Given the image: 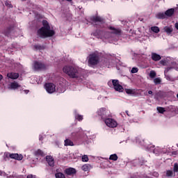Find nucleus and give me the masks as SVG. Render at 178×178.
<instances>
[{
	"instance_id": "nucleus-1",
	"label": "nucleus",
	"mask_w": 178,
	"mask_h": 178,
	"mask_svg": "<svg viewBox=\"0 0 178 178\" xmlns=\"http://www.w3.org/2000/svg\"><path fill=\"white\" fill-rule=\"evenodd\" d=\"M43 26L38 30V35L40 38H48L49 37H54L55 35V31L51 30L49 23L47 20H43Z\"/></svg>"
},
{
	"instance_id": "nucleus-2",
	"label": "nucleus",
	"mask_w": 178,
	"mask_h": 178,
	"mask_svg": "<svg viewBox=\"0 0 178 178\" xmlns=\"http://www.w3.org/2000/svg\"><path fill=\"white\" fill-rule=\"evenodd\" d=\"M63 71L67 74L70 79H80V72L76 67L72 65H65L63 68Z\"/></svg>"
},
{
	"instance_id": "nucleus-3",
	"label": "nucleus",
	"mask_w": 178,
	"mask_h": 178,
	"mask_svg": "<svg viewBox=\"0 0 178 178\" xmlns=\"http://www.w3.org/2000/svg\"><path fill=\"white\" fill-rule=\"evenodd\" d=\"M90 20L93 23H95V27H97V29H102L104 24H105V19L98 15L90 17Z\"/></svg>"
},
{
	"instance_id": "nucleus-4",
	"label": "nucleus",
	"mask_w": 178,
	"mask_h": 178,
	"mask_svg": "<svg viewBox=\"0 0 178 178\" xmlns=\"http://www.w3.org/2000/svg\"><path fill=\"white\" fill-rule=\"evenodd\" d=\"M88 63L90 66H95L99 63V56L95 53L91 54L88 56Z\"/></svg>"
},
{
	"instance_id": "nucleus-5",
	"label": "nucleus",
	"mask_w": 178,
	"mask_h": 178,
	"mask_svg": "<svg viewBox=\"0 0 178 178\" xmlns=\"http://www.w3.org/2000/svg\"><path fill=\"white\" fill-rule=\"evenodd\" d=\"M112 84L113 86L114 90L115 91H118L119 92H123V86L119 83V80L118 79H113Z\"/></svg>"
},
{
	"instance_id": "nucleus-6",
	"label": "nucleus",
	"mask_w": 178,
	"mask_h": 178,
	"mask_svg": "<svg viewBox=\"0 0 178 178\" xmlns=\"http://www.w3.org/2000/svg\"><path fill=\"white\" fill-rule=\"evenodd\" d=\"M107 113L106 108H101L97 111V115L102 118V120H105V119L109 117Z\"/></svg>"
},
{
	"instance_id": "nucleus-7",
	"label": "nucleus",
	"mask_w": 178,
	"mask_h": 178,
	"mask_svg": "<svg viewBox=\"0 0 178 178\" xmlns=\"http://www.w3.org/2000/svg\"><path fill=\"white\" fill-rule=\"evenodd\" d=\"M104 122L106 123V126H108V127H111L113 129L118 127V122L112 118H108V117L106 119H105Z\"/></svg>"
},
{
	"instance_id": "nucleus-8",
	"label": "nucleus",
	"mask_w": 178,
	"mask_h": 178,
	"mask_svg": "<svg viewBox=\"0 0 178 178\" xmlns=\"http://www.w3.org/2000/svg\"><path fill=\"white\" fill-rule=\"evenodd\" d=\"M33 69L35 70H45V69H47V66L42 62L36 60L33 63Z\"/></svg>"
},
{
	"instance_id": "nucleus-9",
	"label": "nucleus",
	"mask_w": 178,
	"mask_h": 178,
	"mask_svg": "<svg viewBox=\"0 0 178 178\" xmlns=\"http://www.w3.org/2000/svg\"><path fill=\"white\" fill-rule=\"evenodd\" d=\"M45 90L49 92V94H52V92H55L56 90V86L55 84L52 83H48L44 85Z\"/></svg>"
},
{
	"instance_id": "nucleus-10",
	"label": "nucleus",
	"mask_w": 178,
	"mask_h": 178,
	"mask_svg": "<svg viewBox=\"0 0 178 178\" xmlns=\"http://www.w3.org/2000/svg\"><path fill=\"white\" fill-rule=\"evenodd\" d=\"M64 173L67 176H73V175H76V173H77V171L76 170V168L70 167L64 170Z\"/></svg>"
},
{
	"instance_id": "nucleus-11",
	"label": "nucleus",
	"mask_w": 178,
	"mask_h": 178,
	"mask_svg": "<svg viewBox=\"0 0 178 178\" xmlns=\"http://www.w3.org/2000/svg\"><path fill=\"white\" fill-rule=\"evenodd\" d=\"M72 137L75 141H77L78 140H81V138H83V132H74L72 134Z\"/></svg>"
},
{
	"instance_id": "nucleus-12",
	"label": "nucleus",
	"mask_w": 178,
	"mask_h": 178,
	"mask_svg": "<svg viewBox=\"0 0 178 178\" xmlns=\"http://www.w3.org/2000/svg\"><path fill=\"white\" fill-rule=\"evenodd\" d=\"M45 159L49 166L51 168H54V166H55V160L52 156H46Z\"/></svg>"
},
{
	"instance_id": "nucleus-13",
	"label": "nucleus",
	"mask_w": 178,
	"mask_h": 178,
	"mask_svg": "<svg viewBox=\"0 0 178 178\" xmlns=\"http://www.w3.org/2000/svg\"><path fill=\"white\" fill-rule=\"evenodd\" d=\"M108 29L111 31V34H115V35H122V30L120 29H116L113 26H108Z\"/></svg>"
},
{
	"instance_id": "nucleus-14",
	"label": "nucleus",
	"mask_w": 178,
	"mask_h": 178,
	"mask_svg": "<svg viewBox=\"0 0 178 178\" xmlns=\"http://www.w3.org/2000/svg\"><path fill=\"white\" fill-rule=\"evenodd\" d=\"M9 157L17 161H22L23 159V155L19 154H10Z\"/></svg>"
},
{
	"instance_id": "nucleus-15",
	"label": "nucleus",
	"mask_w": 178,
	"mask_h": 178,
	"mask_svg": "<svg viewBox=\"0 0 178 178\" xmlns=\"http://www.w3.org/2000/svg\"><path fill=\"white\" fill-rule=\"evenodd\" d=\"M151 58H152V60H154V62H158L161 60V59H162V56H161V55L156 53H152Z\"/></svg>"
},
{
	"instance_id": "nucleus-16",
	"label": "nucleus",
	"mask_w": 178,
	"mask_h": 178,
	"mask_svg": "<svg viewBox=\"0 0 178 178\" xmlns=\"http://www.w3.org/2000/svg\"><path fill=\"white\" fill-rule=\"evenodd\" d=\"M7 77L11 79L12 80H16L19 79V73L17 72H10L7 74Z\"/></svg>"
},
{
	"instance_id": "nucleus-17",
	"label": "nucleus",
	"mask_w": 178,
	"mask_h": 178,
	"mask_svg": "<svg viewBox=\"0 0 178 178\" xmlns=\"http://www.w3.org/2000/svg\"><path fill=\"white\" fill-rule=\"evenodd\" d=\"M165 16L166 17H172L173 15H175V8H170L167 10L165 12Z\"/></svg>"
},
{
	"instance_id": "nucleus-18",
	"label": "nucleus",
	"mask_w": 178,
	"mask_h": 178,
	"mask_svg": "<svg viewBox=\"0 0 178 178\" xmlns=\"http://www.w3.org/2000/svg\"><path fill=\"white\" fill-rule=\"evenodd\" d=\"M55 173V177L56 178H66V176L63 172H59V169H56Z\"/></svg>"
},
{
	"instance_id": "nucleus-19",
	"label": "nucleus",
	"mask_w": 178,
	"mask_h": 178,
	"mask_svg": "<svg viewBox=\"0 0 178 178\" xmlns=\"http://www.w3.org/2000/svg\"><path fill=\"white\" fill-rule=\"evenodd\" d=\"M156 19H160L161 20H163L164 19H166V14L165 13H159L156 15Z\"/></svg>"
},
{
	"instance_id": "nucleus-20",
	"label": "nucleus",
	"mask_w": 178,
	"mask_h": 178,
	"mask_svg": "<svg viewBox=\"0 0 178 178\" xmlns=\"http://www.w3.org/2000/svg\"><path fill=\"white\" fill-rule=\"evenodd\" d=\"M164 31L168 34V35H170V34L173 33V28H172V26H165Z\"/></svg>"
},
{
	"instance_id": "nucleus-21",
	"label": "nucleus",
	"mask_w": 178,
	"mask_h": 178,
	"mask_svg": "<svg viewBox=\"0 0 178 178\" xmlns=\"http://www.w3.org/2000/svg\"><path fill=\"white\" fill-rule=\"evenodd\" d=\"M64 143L65 147H73L74 145V143L70 139H65Z\"/></svg>"
},
{
	"instance_id": "nucleus-22",
	"label": "nucleus",
	"mask_w": 178,
	"mask_h": 178,
	"mask_svg": "<svg viewBox=\"0 0 178 178\" xmlns=\"http://www.w3.org/2000/svg\"><path fill=\"white\" fill-rule=\"evenodd\" d=\"M35 155L36 156H45V153L41 150V149H38L35 152Z\"/></svg>"
},
{
	"instance_id": "nucleus-23",
	"label": "nucleus",
	"mask_w": 178,
	"mask_h": 178,
	"mask_svg": "<svg viewBox=\"0 0 178 178\" xmlns=\"http://www.w3.org/2000/svg\"><path fill=\"white\" fill-rule=\"evenodd\" d=\"M74 118L79 122H81L83 119V115L78 114L76 111H75Z\"/></svg>"
},
{
	"instance_id": "nucleus-24",
	"label": "nucleus",
	"mask_w": 178,
	"mask_h": 178,
	"mask_svg": "<svg viewBox=\"0 0 178 178\" xmlns=\"http://www.w3.org/2000/svg\"><path fill=\"white\" fill-rule=\"evenodd\" d=\"M163 95H165V93L163 92L159 91L156 93L155 98L156 99H158L159 98H163Z\"/></svg>"
},
{
	"instance_id": "nucleus-25",
	"label": "nucleus",
	"mask_w": 178,
	"mask_h": 178,
	"mask_svg": "<svg viewBox=\"0 0 178 178\" xmlns=\"http://www.w3.org/2000/svg\"><path fill=\"white\" fill-rule=\"evenodd\" d=\"M12 29H13L12 26H9L6 28V29L4 31V34L7 37H9V34H10V32L12 31Z\"/></svg>"
},
{
	"instance_id": "nucleus-26",
	"label": "nucleus",
	"mask_w": 178,
	"mask_h": 178,
	"mask_svg": "<svg viewBox=\"0 0 178 178\" xmlns=\"http://www.w3.org/2000/svg\"><path fill=\"white\" fill-rule=\"evenodd\" d=\"M90 168L91 165L90 164H85L82 166V170H83V172H88Z\"/></svg>"
},
{
	"instance_id": "nucleus-27",
	"label": "nucleus",
	"mask_w": 178,
	"mask_h": 178,
	"mask_svg": "<svg viewBox=\"0 0 178 178\" xmlns=\"http://www.w3.org/2000/svg\"><path fill=\"white\" fill-rule=\"evenodd\" d=\"M10 87L13 90H16V88H19V87H20V85H19L17 82H13L11 83Z\"/></svg>"
},
{
	"instance_id": "nucleus-28",
	"label": "nucleus",
	"mask_w": 178,
	"mask_h": 178,
	"mask_svg": "<svg viewBox=\"0 0 178 178\" xmlns=\"http://www.w3.org/2000/svg\"><path fill=\"white\" fill-rule=\"evenodd\" d=\"M118 158L119 157L118 156V154H113L110 155L109 159H110V161H118Z\"/></svg>"
},
{
	"instance_id": "nucleus-29",
	"label": "nucleus",
	"mask_w": 178,
	"mask_h": 178,
	"mask_svg": "<svg viewBox=\"0 0 178 178\" xmlns=\"http://www.w3.org/2000/svg\"><path fill=\"white\" fill-rule=\"evenodd\" d=\"M151 30L152 31H153V33H155L156 34H158V33L161 31V30L159 29V27L158 26H152Z\"/></svg>"
},
{
	"instance_id": "nucleus-30",
	"label": "nucleus",
	"mask_w": 178,
	"mask_h": 178,
	"mask_svg": "<svg viewBox=\"0 0 178 178\" xmlns=\"http://www.w3.org/2000/svg\"><path fill=\"white\" fill-rule=\"evenodd\" d=\"M165 76L166 80H168V81H176V80H177V79H175L170 76V75L165 74Z\"/></svg>"
},
{
	"instance_id": "nucleus-31",
	"label": "nucleus",
	"mask_w": 178,
	"mask_h": 178,
	"mask_svg": "<svg viewBox=\"0 0 178 178\" xmlns=\"http://www.w3.org/2000/svg\"><path fill=\"white\" fill-rule=\"evenodd\" d=\"M33 47L35 49V51H41L44 49V46L40 44L34 45Z\"/></svg>"
},
{
	"instance_id": "nucleus-32",
	"label": "nucleus",
	"mask_w": 178,
	"mask_h": 178,
	"mask_svg": "<svg viewBox=\"0 0 178 178\" xmlns=\"http://www.w3.org/2000/svg\"><path fill=\"white\" fill-rule=\"evenodd\" d=\"M154 83L156 86H158V84H161V83H162V80L161 78H155L154 79Z\"/></svg>"
},
{
	"instance_id": "nucleus-33",
	"label": "nucleus",
	"mask_w": 178,
	"mask_h": 178,
	"mask_svg": "<svg viewBox=\"0 0 178 178\" xmlns=\"http://www.w3.org/2000/svg\"><path fill=\"white\" fill-rule=\"evenodd\" d=\"M157 111L159 113H165L166 112V110L163 107H157Z\"/></svg>"
},
{
	"instance_id": "nucleus-34",
	"label": "nucleus",
	"mask_w": 178,
	"mask_h": 178,
	"mask_svg": "<svg viewBox=\"0 0 178 178\" xmlns=\"http://www.w3.org/2000/svg\"><path fill=\"white\" fill-rule=\"evenodd\" d=\"M149 77L150 79H155V77H156V72H155V71H151L149 73Z\"/></svg>"
},
{
	"instance_id": "nucleus-35",
	"label": "nucleus",
	"mask_w": 178,
	"mask_h": 178,
	"mask_svg": "<svg viewBox=\"0 0 178 178\" xmlns=\"http://www.w3.org/2000/svg\"><path fill=\"white\" fill-rule=\"evenodd\" d=\"M125 92L129 95H134V91L132 89H125Z\"/></svg>"
},
{
	"instance_id": "nucleus-36",
	"label": "nucleus",
	"mask_w": 178,
	"mask_h": 178,
	"mask_svg": "<svg viewBox=\"0 0 178 178\" xmlns=\"http://www.w3.org/2000/svg\"><path fill=\"white\" fill-rule=\"evenodd\" d=\"M82 162H88V155H83L82 156Z\"/></svg>"
},
{
	"instance_id": "nucleus-37",
	"label": "nucleus",
	"mask_w": 178,
	"mask_h": 178,
	"mask_svg": "<svg viewBox=\"0 0 178 178\" xmlns=\"http://www.w3.org/2000/svg\"><path fill=\"white\" fill-rule=\"evenodd\" d=\"M174 172H178V163H175L174 164Z\"/></svg>"
},
{
	"instance_id": "nucleus-38",
	"label": "nucleus",
	"mask_w": 178,
	"mask_h": 178,
	"mask_svg": "<svg viewBox=\"0 0 178 178\" xmlns=\"http://www.w3.org/2000/svg\"><path fill=\"white\" fill-rule=\"evenodd\" d=\"M159 152H161L159 149H153V153L155 154L156 155H159Z\"/></svg>"
},
{
	"instance_id": "nucleus-39",
	"label": "nucleus",
	"mask_w": 178,
	"mask_h": 178,
	"mask_svg": "<svg viewBox=\"0 0 178 178\" xmlns=\"http://www.w3.org/2000/svg\"><path fill=\"white\" fill-rule=\"evenodd\" d=\"M166 63H167L166 60H160V64L162 65L163 66H166Z\"/></svg>"
},
{
	"instance_id": "nucleus-40",
	"label": "nucleus",
	"mask_w": 178,
	"mask_h": 178,
	"mask_svg": "<svg viewBox=\"0 0 178 178\" xmlns=\"http://www.w3.org/2000/svg\"><path fill=\"white\" fill-rule=\"evenodd\" d=\"M138 72V68L137 67H133L131 72V73H137Z\"/></svg>"
},
{
	"instance_id": "nucleus-41",
	"label": "nucleus",
	"mask_w": 178,
	"mask_h": 178,
	"mask_svg": "<svg viewBox=\"0 0 178 178\" xmlns=\"http://www.w3.org/2000/svg\"><path fill=\"white\" fill-rule=\"evenodd\" d=\"M4 3H5L6 6H8V8H10V6H12V4H10V3L8 1H6L4 2Z\"/></svg>"
},
{
	"instance_id": "nucleus-42",
	"label": "nucleus",
	"mask_w": 178,
	"mask_h": 178,
	"mask_svg": "<svg viewBox=\"0 0 178 178\" xmlns=\"http://www.w3.org/2000/svg\"><path fill=\"white\" fill-rule=\"evenodd\" d=\"M173 172L171 170H168L167 171V176H172Z\"/></svg>"
},
{
	"instance_id": "nucleus-43",
	"label": "nucleus",
	"mask_w": 178,
	"mask_h": 178,
	"mask_svg": "<svg viewBox=\"0 0 178 178\" xmlns=\"http://www.w3.org/2000/svg\"><path fill=\"white\" fill-rule=\"evenodd\" d=\"M39 140L40 141H42V140H44V136H42V135L39 136Z\"/></svg>"
},
{
	"instance_id": "nucleus-44",
	"label": "nucleus",
	"mask_w": 178,
	"mask_h": 178,
	"mask_svg": "<svg viewBox=\"0 0 178 178\" xmlns=\"http://www.w3.org/2000/svg\"><path fill=\"white\" fill-rule=\"evenodd\" d=\"M92 35H94V37H97V35H98V32H95L93 33H92Z\"/></svg>"
},
{
	"instance_id": "nucleus-45",
	"label": "nucleus",
	"mask_w": 178,
	"mask_h": 178,
	"mask_svg": "<svg viewBox=\"0 0 178 178\" xmlns=\"http://www.w3.org/2000/svg\"><path fill=\"white\" fill-rule=\"evenodd\" d=\"M26 178H35L33 175H29Z\"/></svg>"
},
{
	"instance_id": "nucleus-46",
	"label": "nucleus",
	"mask_w": 178,
	"mask_h": 178,
	"mask_svg": "<svg viewBox=\"0 0 178 178\" xmlns=\"http://www.w3.org/2000/svg\"><path fill=\"white\" fill-rule=\"evenodd\" d=\"M154 175L156 177H158V176H159V174H158V172H154Z\"/></svg>"
},
{
	"instance_id": "nucleus-47",
	"label": "nucleus",
	"mask_w": 178,
	"mask_h": 178,
	"mask_svg": "<svg viewBox=\"0 0 178 178\" xmlns=\"http://www.w3.org/2000/svg\"><path fill=\"white\" fill-rule=\"evenodd\" d=\"M24 92L26 94H27L28 92H30V90H24Z\"/></svg>"
},
{
	"instance_id": "nucleus-48",
	"label": "nucleus",
	"mask_w": 178,
	"mask_h": 178,
	"mask_svg": "<svg viewBox=\"0 0 178 178\" xmlns=\"http://www.w3.org/2000/svg\"><path fill=\"white\" fill-rule=\"evenodd\" d=\"M171 69H172V67H167L166 70L167 72H169V70H171Z\"/></svg>"
},
{
	"instance_id": "nucleus-49",
	"label": "nucleus",
	"mask_w": 178,
	"mask_h": 178,
	"mask_svg": "<svg viewBox=\"0 0 178 178\" xmlns=\"http://www.w3.org/2000/svg\"><path fill=\"white\" fill-rule=\"evenodd\" d=\"M148 94H149L150 95H152V90H149V91H148Z\"/></svg>"
},
{
	"instance_id": "nucleus-50",
	"label": "nucleus",
	"mask_w": 178,
	"mask_h": 178,
	"mask_svg": "<svg viewBox=\"0 0 178 178\" xmlns=\"http://www.w3.org/2000/svg\"><path fill=\"white\" fill-rule=\"evenodd\" d=\"M2 79H3V76H2V74H0V81L1 80H2Z\"/></svg>"
},
{
	"instance_id": "nucleus-51",
	"label": "nucleus",
	"mask_w": 178,
	"mask_h": 178,
	"mask_svg": "<svg viewBox=\"0 0 178 178\" xmlns=\"http://www.w3.org/2000/svg\"><path fill=\"white\" fill-rule=\"evenodd\" d=\"M125 112H126L127 116H130V114H129V111H126Z\"/></svg>"
},
{
	"instance_id": "nucleus-52",
	"label": "nucleus",
	"mask_w": 178,
	"mask_h": 178,
	"mask_svg": "<svg viewBox=\"0 0 178 178\" xmlns=\"http://www.w3.org/2000/svg\"><path fill=\"white\" fill-rule=\"evenodd\" d=\"M108 86H112V83L111 81L108 82Z\"/></svg>"
}]
</instances>
